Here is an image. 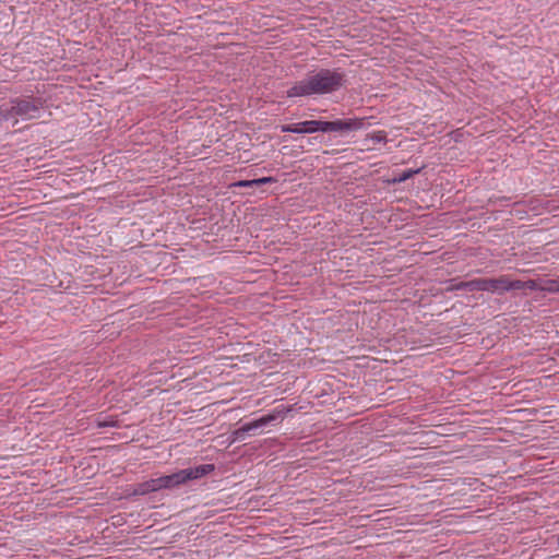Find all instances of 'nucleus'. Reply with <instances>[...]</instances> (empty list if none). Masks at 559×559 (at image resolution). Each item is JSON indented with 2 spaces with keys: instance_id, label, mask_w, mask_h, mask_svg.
<instances>
[{
  "instance_id": "nucleus-1",
  "label": "nucleus",
  "mask_w": 559,
  "mask_h": 559,
  "mask_svg": "<svg viewBox=\"0 0 559 559\" xmlns=\"http://www.w3.org/2000/svg\"><path fill=\"white\" fill-rule=\"evenodd\" d=\"M346 82L345 73L338 69H319L310 71L302 80L287 90L286 95L293 97H309L337 92Z\"/></svg>"
},
{
  "instance_id": "nucleus-2",
  "label": "nucleus",
  "mask_w": 559,
  "mask_h": 559,
  "mask_svg": "<svg viewBox=\"0 0 559 559\" xmlns=\"http://www.w3.org/2000/svg\"><path fill=\"white\" fill-rule=\"evenodd\" d=\"M453 289H464L468 292L479 290L503 295L510 290H536L538 289V285L533 280L523 282L520 280H511L508 275H502L497 278H477L469 282H461L455 285Z\"/></svg>"
},
{
  "instance_id": "nucleus-3",
  "label": "nucleus",
  "mask_w": 559,
  "mask_h": 559,
  "mask_svg": "<svg viewBox=\"0 0 559 559\" xmlns=\"http://www.w3.org/2000/svg\"><path fill=\"white\" fill-rule=\"evenodd\" d=\"M5 105L9 122L14 127L19 120H31L40 117L44 102L40 97H14Z\"/></svg>"
},
{
  "instance_id": "nucleus-4",
  "label": "nucleus",
  "mask_w": 559,
  "mask_h": 559,
  "mask_svg": "<svg viewBox=\"0 0 559 559\" xmlns=\"http://www.w3.org/2000/svg\"><path fill=\"white\" fill-rule=\"evenodd\" d=\"M215 469L214 464H202L158 477L159 489H175L190 480L200 479Z\"/></svg>"
},
{
  "instance_id": "nucleus-5",
  "label": "nucleus",
  "mask_w": 559,
  "mask_h": 559,
  "mask_svg": "<svg viewBox=\"0 0 559 559\" xmlns=\"http://www.w3.org/2000/svg\"><path fill=\"white\" fill-rule=\"evenodd\" d=\"M366 126L365 118H347L337 119L334 121H322L321 120V132H337L346 134L353 131L364 129Z\"/></svg>"
},
{
  "instance_id": "nucleus-6",
  "label": "nucleus",
  "mask_w": 559,
  "mask_h": 559,
  "mask_svg": "<svg viewBox=\"0 0 559 559\" xmlns=\"http://www.w3.org/2000/svg\"><path fill=\"white\" fill-rule=\"evenodd\" d=\"M282 414L283 411L274 409V412L271 414H267L265 416L260 417L259 419L242 425L240 428L236 429L233 432L234 440L241 441L245 440L246 436L248 435H255L259 429H262L272 421L276 420L282 416Z\"/></svg>"
},
{
  "instance_id": "nucleus-7",
  "label": "nucleus",
  "mask_w": 559,
  "mask_h": 559,
  "mask_svg": "<svg viewBox=\"0 0 559 559\" xmlns=\"http://www.w3.org/2000/svg\"><path fill=\"white\" fill-rule=\"evenodd\" d=\"M321 120H306L292 124L281 126V131L284 133H316L321 131Z\"/></svg>"
},
{
  "instance_id": "nucleus-8",
  "label": "nucleus",
  "mask_w": 559,
  "mask_h": 559,
  "mask_svg": "<svg viewBox=\"0 0 559 559\" xmlns=\"http://www.w3.org/2000/svg\"><path fill=\"white\" fill-rule=\"evenodd\" d=\"M159 480L157 478H152L145 480L143 483L136 484L133 488V495L135 496H144L151 492L159 491Z\"/></svg>"
},
{
  "instance_id": "nucleus-9",
  "label": "nucleus",
  "mask_w": 559,
  "mask_h": 559,
  "mask_svg": "<svg viewBox=\"0 0 559 559\" xmlns=\"http://www.w3.org/2000/svg\"><path fill=\"white\" fill-rule=\"evenodd\" d=\"M271 182H276V179L274 177H262V178L252 179V180H241V181L237 182L236 186L249 188V187H260L262 185L271 183Z\"/></svg>"
},
{
  "instance_id": "nucleus-10",
  "label": "nucleus",
  "mask_w": 559,
  "mask_h": 559,
  "mask_svg": "<svg viewBox=\"0 0 559 559\" xmlns=\"http://www.w3.org/2000/svg\"><path fill=\"white\" fill-rule=\"evenodd\" d=\"M367 141L370 140L373 144L385 143L386 142V132L385 131H377L367 135Z\"/></svg>"
},
{
  "instance_id": "nucleus-11",
  "label": "nucleus",
  "mask_w": 559,
  "mask_h": 559,
  "mask_svg": "<svg viewBox=\"0 0 559 559\" xmlns=\"http://www.w3.org/2000/svg\"><path fill=\"white\" fill-rule=\"evenodd\" d=\"M420 169H407L404 170L399 177L394 178V182H404L407 179L412 178L414 175L418 174Z\"/></svg>"
},
{
  "instance_id": "nucleus-12",
  "label": "nucleus",
  "mask_w": 559,
  "mask_h": 559,
  "mask_svg": "<svg viewBox=\"0 0 559 559\" xmlns=\"http://www.w3.org/2000/svg\"><path fill=\"white\" fill-rule=\"evenodd\" d=\"M9 122L8 115L5 114V105L0 106V126L2 122Z\"/></svg>"
},
{
  "instance_id": "nucleus-13",
  "label": "nucleus",
  "mask_w": 559,
  "mask_h": 559,
  "mask_svg": "<svg viewBox=\"0 0 559 559\" xmlns=\"http://www.w3.org/2000/svg\"><path fill=\"white\" fill-rule=\"evenodd\" d=\"M547 289L550 290V292H557V290H559V286L558 287H552L551 286V287H548Z\"/></svg>"
},
{
  "instance_id": "nucleus-14",
  "label": "nucleus",
  "mask_w": 559,
  "mask_h": 559,
  "mask_svg": "<svg viewBox=\"0 0 559 559\" xmlns=\"http://www.w3.org/2000/svg\"><path fill=\"white\" fill-rule=\"evenodd\" d=\"M98 425H99V427H107V426H111L110 424H107V423H99Z\"/></svg>"
}]
</instances>
